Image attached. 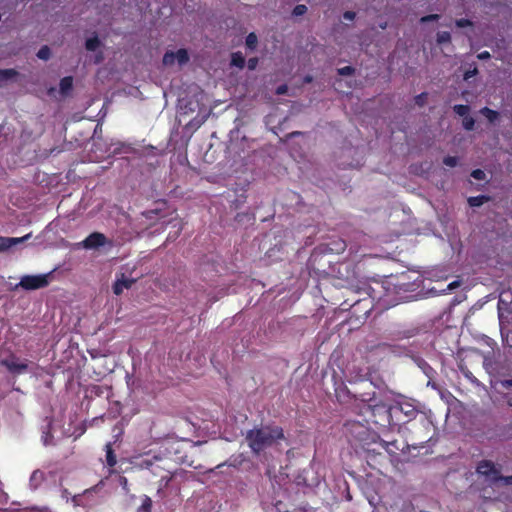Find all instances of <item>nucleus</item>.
<instances>
[{
  "mask_svg": "<svg viewBox=\"0 0 512 512\" xmlns=\"http://www.w3.org/2000/svg\"><path fill=\"white\" fill-rule=\"evenodd\" d=\"M85 432L82 418H46L42 425V442L45 446L54 445L63 437L77 439Z\"/></svg>",
  "mask_w": 512,
  "mask_h": 512,
  "instance_id": "obj_1",
  "label": "nucleus"
},
{
  "mask_svg": "<svg viewBox=\"0 0 512 512\" xmlns=\"http://www.w3.org/2000/svg\"><path fill=\"white\" fill-rule=\"evenodd\" d=\"M363 395L362 402L367 404V411L373 416H412L416 411L415 405L410 399L401 397L398 399H382L376 395Z\"/></svg>",
  "mask_w": 512,
  "mask_h": 512,
  "instance_id": "obj_2",
  "label": "nucleus"
},
{
  "mask_svg": "<svg viewBox=\"0 0 512 512\" xmlns=\"http://www.w3.org/2000/svg\"><path fill=\"white\" fill-rule=\"evenodd\" d=\"M65 476L64 467L59 463H50L42 468L35 469L29 478V488L39 489L42 485L55 487L62 484Z\"/></svg>",
  "mask_w": 512,
  "mask_h": 512,
  "instance_id": "obj_3",
  "label": "nucleus"
},
{
  "mask_svg": "<svg viewBox=\"0 0 512 512\" xmlns=\"http://www.w3.org/2000/svg\"><path fill=\"white\" fill-rule=\"evenodd\" d=\"M250 448L259 453L265 447L270 446L275 440L283 438V431L279 427H262L248 431L246 436Z\"/></svg>",
  "mask_w": 512,
  "mask_h": 512,
  "instance_id": "obj_4",
  "label": "nucleus"
},
{
  "mask_svg": "<svg viewBox=\"0 0 512 512\" xmlns=\"http://www.w3.org/2000/svg\"><path fill=\"white\" fill-rule=\"evenodd\" d=\"M363 395H376V393L373 391L371 393L353 394L345 385H341L335 389L337 401L341 404H353L355 407L359 408V414L370 413V411H367V404L361 401Z\"/></svg>",
  "mask_w": 512,
  "mask_h": 512,
  "instance_id": "obj_5",
  "label": "nucleus"
},
{
  "mask_svg": "<svg viewBox=\"0 0 512 512\" xmlns=\"http://www.w3.org/2000/svg\"><path fill=\"white\" fill-rule=\"evenodd\" d=\"M47 275H25L21 278L19 286L25 290H36L48 285Z\"/></svg>",
  "mask_w": 512,
  "mask_h": 512,
  "instance_id": "obj_6",
  "label": "nucleus"
},
{
  "mask_svg": "<svg viewBox=\"0 0 512 512\" xmlns=\"http://www.w3.org/2000/svg\"><path fill=\"white\" fill-rule=\"evenodd\" d=\"M0 364L12 374H22L28 370L27 362H19V358L13 353L2 359Z\"/></svg>",
  "mask_w": 512,
  "mask_h": 512,
  "instance_id": "obj_7",
  "label": "nucleus"
},
{
  "mask_svg": "<svg viewBox=\"0 0 512 512\" xmlns=\"http://www.w3.org/2000/svg\"><path fill=\"white\" fill-rule=\"evenodd\" d=\"M106 243V236L100 232H93L82 241V245L85 249H97L104 246Z\"/></svg>",
  "mask_w": 512,
  "mask_h": 512,
  "instance_id": "obj_8",
  "label": "nucleus"
},
{
  "mask_svg": "<svg viewBox=\"0 0 512 512\" xmlns=\"http://www.w3.org/2000/svg\"><path fill=\"white\" fill-rule=\"evenodd\" d=\"M30 236H31L30 233L23 237H17V238L0 236V252L6 251L9 248H11L17 244L23 243L24 241L29 239Z\"/></svg>",
  "mask_w": 512,
  "mask_h": 512,
  "instance_id": "obj_9",
  "label": "nucleus"
},
{
  "mask_svg": "<svg viewBox=\"0 0 512 512\" xmlns=\"http://www.w3.org/2000/svg\"><path fill=\"white\" fill-rule=\"evenodd\" d=\"M477 472L481 475L491 477H496L498 471L495 469L494 464L491 461L483 460L477 466Z\"/></svg>",
  "mask_w": 512,
  "mask_h": 512,
  "instance_id": "obj_10",
  "label": "nucleus"
},
{
  "mask_svg": "<svg viewBox=\"0 0 512 512\" xmlns=\"http://www.w3.org/2000/svg\"><path fill=\"white\" fill-rule=\"evenodd\" d=\"M135 282V279L125 278L124 275H122V278L117 279L113 284V293L118 296L124 289H130Z\"/></svg>",
  "mask_w": 512,
  "mask_h": 512,
  "instance_id": "obj_11",
  "label": "nucleus"
},
{
  "mask_svg": "<svg viewBox=\"0 0 512 512\" xmlns=\"http://www.w3.org/2000/svg\"><path fill=\"white\" fill-rule=\"evenodd\" d=\"M417 366L422 370V372L428 377V379H434L436 375V371L432 368L427 361L423 358H417L416 360Z\"/></svg>",
  "mask_w": 512,
  "mask_h": 512,
  "instance_id": "obj_12",
  "label": "nucleus"
},
{
  "mask_svg": "<svg viewBox=\"0 0 512 512\" xmlns=\"http://www.w3.org/2000/svg\"><path fill=\"white\" fill-rule=\"evenodd\" d=\"M73 87V78L71 76L63 77L60 80L59 88L62 95H67Z\"/></svg>",
  "mask_w": 512,
  "mask_h": 512,
  "instance_id": "obj_13",
  "label": "nucleus"
},
{
  "mask_svg": "<svg viewBox=\"0 0 512 512\" xmlns=\"http://www.w3.org/2000/svg\"><path fill=\"white\" fill-rule=\"evenodd\" d=\"M14 69H0V86L17 76Z\"/></svg>",
  "mask_w": 512,
  "mask_h": 512,
  "instance_id": "obj_14",
  "label": "nucleus"
},
{
  "mask_svg": "<svg viewBox=\"0 0 512 512\" xmlns=\"http://www.w3.org/2000/svg\"><path fill=\"white\" fill-rule=\"evenodd\" d=\"M480 113L486 117V119L490 122V123H494L496 120H498L500 114L498 111L496 110H493V109H490L489 107H483L481 110H480Z\"/></svg>",
  "mask_w": 512,
  "mask_h": 512,
  "instance_id": "obj_15",
  "label": "nucleus"
},
{
  "mask_svg": "<svg viewBox=\"0 0 512 512\" xmlns=\"http://www.w3.org/2000/svg\"><path fill=\"white\" fill-rule=\"evenodd\" d=\"M105 450H106V462H107L108 466H110V467L115 466L117 463V460H116V456L114 455L111 442H109L105 445Z\"/></svg>",
  "mask_w": 512,
  "mask_h": 512,
  "instance_id": "obj_16",
  "label": "nucleus"
},
{
  "mask_svg": "<svg viewBox=\"0 0 512 512\" xmlns=\"http://www.w3.org/2000/svg\"><path fill=\"white\" fill-rule=\"evenodd\" d=\"M363 306V308L365 309L364 310V315L367 317L369 316L371 310H372V303L370 300L368 299H359V300H356L354 302V304L352 305L353 308H357L359 306Z\"/></svg>",
  "mask_w": 512,
  "mask_h": 512,
  "instance_id": "obj_17",
  "label": "nucleus"
},
{
  "mask_svg": "<svg viewBox=\"0 0 512 512\" xmlns=\"http://www.w3.org/2000/svg\"><path fill=\"white\" fill-rule=\"evenodd\" d=\"M100 45H101V42L97 35H95L91 38H88L85 42V48L88 51H95L99 48Z\"/></svg>",
  "mask_w": 512,
  "mask_h": 512,
  "instance_id": "obj_18",
  "label": "nucleus"
},
{
  "mask_svg": "<svg viewBox=\"0 0 512 512\" xmlns=\"http://www.w3.org/2000/svg\"><path fill=\"white\" fill-rule=\"evenodd\" d=\"M124 426H125V422L122 420L113 428V439L114 440H113L112 444H115L118 441H120V438L124 432Z\"/></svg>",
  "mask_w": 512,
  "mask_h": 512,
  "instance_id": "obj_19",
  "label": "nucleus"
},
{
  "mask_svg": "<svg viewBox=\"0 0 512 512\" xmlns=\"http://www.w3.org/2000/svg\"><path fill=\"white\" fill-rule=\"evenodd\" d=\"M175 53V57L180 65H184L189 61V55L186 49H178Z\"/></svg>",
  "mask_w": 512,
  "mask_h": 512,
  "instance_id": "obj_20",
  "label": "nucleus"
},
{
  "mask_svg": "<svg viewBox=\"0 0 512 512\" xmlns=\"http://www.w3.org/2000/svg\"><path fill=\"white\" fill-rule=\"evenodd\" d=\"M231 63L236 67L243 68L245 65V58L240 52L233 53L231 57Z\"/></svg>",
  "mask_w": 512,
  "mask_h": 512,
  "instance_id": "obj_21",
  "label": "nucleus"
},
{
  "mask_svg": "<svg viewBox=\"0 0 512 512\" xmlns=\"http://www.w3.org/2000/svg\"><path fill=\"white\" fill-rule=\"evenodd\" d=\"M453 110L458 116H461L464 118V117L468 116L470 107L468 105H464V104H457V105H454Z\"/></svg>",
  "mask_w": 512,
  "mask_h": 512,
  "instance_id": "obj_22",
  "label": "nucleus"
},
{
  "mask_svg": "<svg viewBox=\"0 0 512 512\" xmlns=\"http://www.w3.org/2000/svg\"><path fill=\"white\" fill-rule=\"evenodd\" d=\"M436 41L439 45L450 43L451 34L447 31L438 32Z\"/></svg>",
  "mask_w": 512,
  "mask_h": 512,
  "instance_id": "obj_23",
  "label": "nucleus"
},
{
  "mask_svg": "<svg viewBox=\"0 0 512 512\" xmlns=\"http://www.w3.org/2000/svg\"><path fill=\"white\" fill-rule=\"evenodd\" d=\"M257 42H258V39H257V36L255 33L251 32L247 35V37H246L247 48H249L251 50L255 49L257 46Z\"/></svg>",
  "mask_w": 512,
  "mask_h": 512,
  "instance_id": "obj_24",
  "label": "nucleus"
},
{
  "mask_svg": "<svg viewBox=\"0 0 512 512\" xmlns=\"http://www.w3.org/2000/svg\"><path fill=\"white\" fill-rule=\"evenodd\" d=\"M50 56L51 50L47 45L42 46L37 52V57L41 60H48Z\"/></svg>",
  "mask_w": 512,
  "mask_h": 512,
  "instance_id": "obj_25",
  "label": "nucleus"
},
{
  "mask_svg": "<svg viewBox=\"0 0 512 512\" xmlns=\"http://www.w3.org/2000/svg\"><path fill=\"white\" fill-rule=\"evenodd\" d=\"M462 125H463V128L467 131H471L474 129V126H475V120L473 117L471 116H466L463 118V121H462Z\"/></svg>",
  "mask_w": 512,
  "mask_h": 512,
  "instance_id": "obj_26",
  "label": "nucleus"
},
{
  "mask_svg": "<svg viewBox=\"0 0 512 512\" xmlns=\"http://www.w3.org/2000/svg\"><path fill=\"white\" fill-rule=\"evenodd\" d=\"M486 199L485 196H475V197H470L468 199V203L470 206L472 207H478V206H481L483 203H484V200Z\"/></svg>",
  "mask_w": 512,
  "mask_h": 512,
  "instance_id": "obj_27",
  "label": "nucleus"
},
{
  "mask_svg": "<svg viewBox=\"0 0 512 512\" xmlns=\"http://www.w3.org/2000/svg\"><path fill=\"white\" fill-rule=\"evenodd\" d=\"M176 57H175V53L172 52V51H167L164 56H163V64L168 66V65H172L175 61Z\"/></svg>",
  "mask_w": 512,
  "mask_h": 512,
  "instance_id": "obj_28",
  "label": "nucleus"
},
{
  "mask_svg": "<svg viewBox=\"0 0 512 512\" xmlns=\"http://www.w3.org/2000/svg\"><path fill=\"white\" fill-rule=\"evenodd\" d=\"M332 244H334V245H335V247H334V248H333V247H331V248H330V250H331V251H334V252H336V253H340V252L344 251V250H345V248H346V243H345V241H343V240H341V239H339V240H337V241H334Z\"/></svg>",
  "mask_w": 512,
  "mask_h": 512,
  "instance_id": "obj_29",
  "label": "nucleus"
},
{
  "mask_svg": "<svg viewBox=\"0 0 512 512\" xmlns=\"http://www.w3.org/2000/svg\"><path fill=\"white\" fill-rule=\"evenodd\" d=\"M337 72L341 76H351L355 73V68L352 66H344L339 68Z\"/></svg>",
  "mask_w": 512,
  "mask_h": 512,
  "instance_id": "obj_30",
  "label": "nucleus"
},
{
  "mask_svg": "<svg viewBox=\"0 0 512 512\" xmlns=\"http://www.w3.org/2000/svg\"><path fill=\"white\" fill-rule=\"evenodd\" d=\"M307 12V7L304 4H298L293 8L292 14L294 16H302Z\"/></svg>",
  "mask_w": 512,
  "mask_h": 512,
  "instance_id": "obj_31",
  "label": "nucleus"
},
{
  "mask_svg": "<svg viewBox=\"0 0 512 512\" xmlns=\"http://www.w3.org/2000/svg\"><path fill=\"white\" fill-rule=\"evenodd\" d=\"M443 164L448 167H455L458 164V158L455 156H446L443 159Z\"/></svg>",
  "mask_w": 512,
  "mask_h": 512,
  "instance_id": "obj_32",
  "label": "nucleus"
},
{
  "mask_svg": "<svg viewBox=\"0 0 512 512\" xmlns=\"http://www.w3.org/2000/svg\"><path fill=\"white\" fill-rule=\"evenodd\" d=\"M455 25L458 27V28H464V27H470L473 25L472 21L469 20V19H465V18H461V19H457L455 21Z\"/></svg>",
  "mask_w": 512,
  "mask_h": 512,
  "instance_id": "obj_33",
  "label": "nucleus"
},
{
  "mask_svg": "<svg viewBox=\"0 0 512 512\" xmlns=\"http://www.w3.org/2000/svg\"><path fill=\"white\" fill-rule=\"evenodd\" d=\"M428 94L426 92H422L415 97V104L418 106H423L426 103Z\"/></svg>",
  "mask_w": 512,
  "mask_h": 512,
  "instance_id": "obj_34",
  "label": "nucleus"
},
{
  "mask_svg": "<svg viewBox=\"0 0 512 512\" xmlns=\"http://www.w3.org/2000/svg\"><path fill=\"white\" fill-rule=\"evenodd\" d=\"M478 73L477 67H473L472 69H468L464 72L463 78L464 80H469L474 77Z\"/></svg>",
  "mask_w": 512,
  "mask_h": 512,
  "instance_id": "obj_35",
  "label": "nucleus"
},
{
  "mask_svg": "<svg viewBox=\"0 0 512 512\" xmlns=\"http://www.w3.org/2000/svg\"><path fill=\"white\" fill-rule=\"evenodd\" d=\"M471 176L476 180H484L485 173L481 169H475L471 172Z\"/></svg>",
  "mask_w": 512,
  "mask_h": 512,
  "instance_id": "obj_36",
  "label": "nucleus"
},
{
  "mask_svg": "<svg viewBox=\"0 0 512 512\" xmlns=\"http://www.w3.org/2000/svg\"><path fill=\"white\" fill-rule=\"evenodd\" d=\"M439 18H440V16L438 14H429V15L423 16L420 19V22L421 23H427V22H430V21H436Z\"/></svg>",
  "mask_w": 512,
  "mask_h": 512,
  "instance_id": "obj_37",
  "label": "nucleus"
},
{
  "mask_svg": "<svg viewBox=\"0 0 512 512\" xmlns=\"http://www.w3.org/2000/svg\"><path fill=\"white\" fill-rule=\"evenodd\" d=\"M498 480L503 481L507 485H511L512 484V476L503 477V476H499L497 474L496 477L492 478V481H498Z\"/></svg>",
  "mask_w": 512,
  "mask_h": 512,
  "instance_id": "obj_38",
  "label": "nucleus"
},
{
  "mask_svg": "<svg viewBox=\"0 0 512 512\" xmlns=\"http://www.w3.org/2000/svg\"><path fill=\"white\" fill-rule=\"evenodd\" d=\"M356 17V13L353 11H345L343 13V18L348 21H353Z\"/></svg>",
  "mask_w": 512,
  "mask_h": 512,
  "instance_id": "obj_39",
  "label": "nucleus"
},
{
  "mask_svg": "<svg viewBox=\"0 0 512 512\" xmlns=\"http://www.w3.org/2000/svg\"><path fill=\"white\" fill-rule=\"evenodd\" d=\"M151 503V499L149 497H146L142 504V508L146 511H149L151 508Z\"/></svg>",
  "mask_w": 512,
  "mask_h": 512,
  "instance_id": "obj_40",
  "label": "nucleus"
},
{
  "mask_svg": "<svg viewBox=\"0 0 512 512\" xmlns=\"http://www.w3.org/2000/svg\"><path fill=\"white\" fill-rule=\"evenodd\" d=\"M29 512H52V511L47 507H33L29 510Z\"/></svg>",
  "mask_w": 512,
  "mask_h": 512,
  "instance_id": "obj_41",
  "label": "nucleus"
},
{
  "mask_svg": "<svg viewBox=\"0 0 512 512\" xmlns=\"http://www.w3.org/2000/svg\"><path fill=\"white\" fill-rule=\"evenodd\" d=\"M287 90H288L287 85L283 84V85H280L277 87L276 93L278 95H283L287 92Z\"/></svg>",
  "mask_w": 512,
  "mask_h": 512,
  "instance_id": "obj_42",
  "label": "nucleus"
},
{
  "mask_svg": "<svg viewBox=\"0 0 512 512\" xmlns=\"http://www.w3.org/2000/svg\"><path fill=\"white\" fill-rule=\"evenodd\" d=\"M427 386L431 387L434 390L440 391L439 385L435 381H433V379H431V380L429 379L428 380Z\"/></svg>",
  "mask_w": 512,
  "mask_h": 512,
  "instance_id": "obj_43",
  "label": "nucleus"
},
{
  "mask_svg": "<svg viewBox=\"0 0 512 512\" xmlns=\"http://www.w3.org/2000/svg\"><path fill=\"white\" fill-rule=\"evenodd\" d=\"M477 57L480 60H486V59H489L491 56H490V53L488 51H483V52L479 53L477 55Z\"/></svg>",
  "mask_w": 512,
  "mask_h": 512,
  "instance_id": "obj_44",
  "label": "nucleus"
},
{
  "mask_svg": "<svg viewBox=\"0 0 512 512\" xmlns=\"http://www.w3.org/2000/svg\"><path fill=\"white\" fill-rule=\"evenodd\" d=\"M257 62H258L257 58L249 59L248 60V68L249 69H254L256 67V65H257Z\"/></svg>",
  "mask_w": 512,
  "mask_h": 512,
  "instance_id": "obj_45",
  "label": "nucleus"
},
{
  "mask_svg": "<svg viewBox=\"0 0 512 512\" xmlns=\"http://www.w3.org/2000/svg\"><path fill=\"white\" fill-rule=\"evenodd\" d=\"M501 384L504 388H510L512 387V379L503 380Z\"/></svg>",
  "mask_w": 512,
  "mask_h": 512,
  "instance_id": "obj_46",
  "label": "nucleus"
},
{
  "mask_svg": "<svg viewBox=\"0 0 512 512\" xmlns=\"http://www.w3.org/2000/svg\"><path fill=\"white\" fill-rule=\"evenodd\" d=\"M181 229H182V227L179 225V226H178V230H177V232L175 233V235H174V236H171V235L169 234V236H168V238H167V239H168V240H169V239H176V238H177V236H178V234H179V232L181 231Z\"/></svg>",
  "mask_w": 512,
  "mask_h": 512,
  "instance_id": "obj_47",
  "label": "nucleus"
},
{
  "mask_svg": "<svg viewBox=\"0 0 512 512\" xmlns=\"http://www.w3.org/2000/svg\"><path fill=\"white\" fill-rule=\"evenodd\" d=\"M68 490L67 489H63L62 490V497L65 498V499H68Z\"/></svg>",
  "mask_w": 512,
  "mask_h": 512,
  "instance_id": "obj_48",
  "label": "nucleus"
},
{
  "mask_svg": "<svg viewBox=\"0 0 512 512\" xmlns=\"http://www.w3.org/2000/svg\"><path fill=\"white\" fill-rule=\"evenodd\" d=\"M76 428H77V424H74V425H71V426H69L68 424L65 425V429L75 430Z\"/></svg>",
  "mask_w": 512,
  "mask_h": 512,
  "instance_id": "obj_49",
  "label": "nucleus"
},
{
  "mask_svg": "<svg viewBox=\"0 0 512 512\" xmlns=\"http://www.w3.org/2000/svg\"><path fill=\"white\" fill-rule=\"evenodd\" d=\"M312 81V77L311 76H306L305 77V82L309 83Z\"/></svg>",
  "mask_w": 512,
  "mask_h": 512,
  "instance_id": "obj_50",
  "label": "nucleus"
},
{
  "mask_svg": "<svg viewBox=\"0 0 512 512\" xmlns=\"http://www.w3.org/2000/svg\"><path fill=\"white\" fill-rule=\"evenodd\" d=\"M507 403H508L509 406H512V398H508L507 399Z\"/></svg>",
  "mask_w": 512,
  "mask_h": 512,
  "instance_id": "obj_51",
  "label": "nucleus"
},
{
  "mask_svg": "<svg viewBox=\"0 0 512 512\" xmlns=\"http://www.w3.org/2000/svg\"><path fill=\"white\" fill-rule=\"evenodd\" d=\"M98 390H99V387H93V390L91 392L95 391V393L97 394Z\"/></svg>",
  "mask_w": 512,
  "mask_h": 512,
  "instance_id": "obj_52",
  "label": "nucleus"
},
{
  "mask_svg": "<svg viewBox=\"0 0 512 512\" xmlns=\"http://www.w3.org/2000/svg\"><path fill=\"white\" fill-rule=\"evenodd\" d=\"M452 287H455V283H451V284L449 285V288H452Z\"/></svg>",
  "mask_w": 512,
  "mask_h": 512,
  "instance_id": "obj_53",
  "label": "nucleus"
},
{
  "mask_svg": "<svg viewBox=\"0 0 512 512\" xmlns=\"http://www.w3.org/2000/svg\"><path fill=\"white\" fill-rule=\"evenodd\" d=\"M296 134H299V132H292L291 135H296Z\"/></svg>",
  "mask_w": 512,
  "mask_h": 512,
  "instance_id": "obj_54",
  "label": "nucleus"
}]
</instances>
